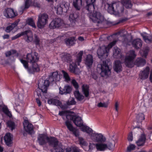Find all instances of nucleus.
<instances>
[{
	"mask_svg": "<svg viewBox=\"0 0 152 152\" xmlns=\"http://www.w3.org/2000/svg\"><path fill=\"white\" fill-rule=\"evenodd\" d=\"M82 0H73V6L76 10H79L82 7Z\"/></svg>",
	"mask_w": 152,
	"mask_h": 152,
	"instance_id": "29",
	"label": "nucleus"
},
{
	"mask_svg": "<svg viewBox=\"0 0 152 152\" xmlns=\"http://www.w3.org/2000/svg\"><path fill=\"white\" fill-rule=\"evenodd\" d=\"M123 5L126 8H130L132 6V4L130 0H121Z\"/></svg>",
	"mask_w": 152,
	"mask_h": 152,
	"instance_id": "35",
	"label": "nucleus"
},
{
	"mask_svg": "<svg viewBox=\"0 0 152 152\" xmlns=\"http://www.w3.org/2000/svg\"><path fill=\"white\" fill-rule=\"evenodd\" d=\"M19 22V20H16L11 24V25L7 26L5 30V31L7 33L10 32L12 30L18 25Z\"/></svg>",
	"mask_w": 152,
	"mask_h": 152,
	"instance_id": "28",
	"label": "nucleus"
},
{
	"mask_svg": "<svg viewBox=\"0 0 152 152\" xmlns=\"http://www.w3.org/2000/svg\"><path fill=\"white\" fill-rule=\"evenodd\" d=\"M108 103H102L100 102L97 104V106L99 107H107L108 106Z\"/></svg>",
	"mask_w": 152,
	"mask_h": 152,
	"instance_id": "55",
	"label": "nucleus"
},
{
	"mask_svg": "<svg viewBox=\"0 0 152 152\" xmlns=\"http://www.w3.org/2000/svg\"><path fill=\"white\" fill-rule=\"evenodd\" d=\"M78 17V15L77 13H72L69 15V20L71 23L72 26H74Z\"/></svg>",
	"mask_w": 152,
	"mask_h": 152,
	"instance_id": "22",
	"label": "nucleus"
},
{
	"mask_svg": "<svg viewBox=\"0 0 152 152\" xmlns=\"http://www.w3.org/2000/svg\"><path fill=\"white\" fill-rule=\"evenodd\" d=\"M74 94L75 98L78 101H82L84 98V96L80 93L78 90L75 91Z\"/></svg>",
	"mask_w": 152,
	"mask_h": 152,
	"instance_id": "38",
	"label": "nucleus"
},
{
	"mask_svg": "<svg viewBox=\"0 0 152 152\" xmlns=\"http://www.w3.org/2000/svg\"><path fill=\"white\" fill-rule=\"evenodd\" d=\"M27 61L23 59H20V61L23 64L24 66H28V64L29 63L33 66L35 64H37V62L39 59V57L37 53L36 52H31V53H28L26 56Z\"/></svg>",
	"mask_w": 152,
	"mask_h": 152,
	"instance_id": "4",
	"label": "nucleus"
},
{
	"mask_svg": "<svg viewBox=\"0 0 152 152\" xmlns=\"http://www.w3.org/2000/svg\"><path fill=\"white\" fill-rule=\"evenodd\" d=\"M135 147L134 145L131 144L127 148V152H130V151L134 150Z\"/></svg>",
	"mask_w": 152,
	"mask_h": 152,
	"instance_id": "56",
	"label": "nucleus"
},
{
	"mask_svg": "<svg viewBox=\"0 0 152 152\" xmlns=\"http://www.w3.org/2000/svg\"><path fill=\"white\" fill-rule=\"evenodd\" d=\"M59 76L58 75L57 72H53L51 73L49 76V80L51 82L58 81L60 80Z\"/></svg>",
	"mask_w": 152,
	"mask_h": 152,
	"instance_id": "23",
	"label": "nucleus"
},
{
	"mask_svg": "<svg viewBox=\"0 0 152 152\" xmlns=\"http://www.w3.org/2000/svg\"><path fill=\"white\" fill-rule=\"evenodd\" d=\"M4 15L7 18H12L17 15V13L14 11L13 9L7 8L5 9L4 12Z\"/></svg>",
	"mask_w": 152,
	"mask_h": 152,
	"instance_id": "16",
	"label": "nucleus"
},
{
	"mask_svg": "<svg viewBox=\"0 0 152 152\" xmlns=\"http://www.w3.org/2000/svg\"><path fill=\"white\" fill-rule=\"evenodd\" d=\"M119 2H113L108 4V12L110 14H113L116 16H120L123 14L124 7Z\"/></svg>",
	"mask_w": 152,
	"mask_h": 152,
	"instance_id": "2",
	"label": "nucleus"
},
{
	"mask_svg": "<svg viewBox=\"0 0 152 152\" xmlns=\"http://www.w3.org/2000/svg\"><path fill=\"white\" fill-rule=\"evenodd\" d=\"M26 23L33 28H36L35 23L33 19L31 18L28 19L26 21Z\"/></svg>",
	"mask_w": 152,
	"mask_h": 152,
	"instance_id": "44",
	"label": "nucleus"
},
{
	"mask_svg": "<svg viewBox=\"0 0 152 152\" xmlns=\"http://www.w3.org/2000/svg\"><path fill=\"white\" fill-rule=\"evenodd\" d=\"M121 62L119 61H115L114 62V66H121Z\"/></svg>",
	"mask_w": 152,
	"mask_h": 152,
	"instance_id": "60",
	"label": "nucleus"
},
{
	"mask_svg": "<svg viewBox=\"0 0 152 152\" xmlns=\"http://www.w3.org/2000/svg\"><path fill=\"white\" fill-rule=\"evenodd\" d=\"M73 123L78 127H81L83 125V121L81 118L75 115V117L73 120Z\"/></svg>",
	"mask_w": 152,
	"mask_h": 152,
	"instance_id": "25",
	"label": "nucleus"
},
{
	"mask_svg": "<svg viewBox=\"0 0 152 152\" xmlns=\"http://www.w3.org/2000/svg\"><path fill=\"white\" fill-rule=\"evenodd\" d=\"M24 122L23 123V125L25 130L28 133L31 134L33 132V126L32 124L30 123L28 121L26 120L27 118H23Z\"/></svg>",
	"mask_w": 152,
	"mask_h": 152,
	"instance_id": "15",
	"label": "nucleus"
},
{
	"mask_svg": "<svg viewBox=\"0 0 152 152\" xmlns=\"http://www.w3.org/2000/svg\"><path fill=\"white\" fill-rule=\"evenodd\" d=\"M82 91L86 97H88L89 95V86H88L84 84L82 85Z\"/></svg>",
	"mask_w": 152,
	"mask_h": 152,
	"instance_id": "31",
	"label": "nucleus"
},
{
	"mask_svg": "<svg viewBox=\"0 0 152 152\" xmlns=\"http://www.w3.org/2000/svg\"><path fill=\"white\" fill-rule=\"evenodd\" d=\"M89 15L91 20L93 22L98 23H102L104 20V18L100 12L98 11H90Z\"/></svg>",
	"mask_w": 152,
	"mask_h": 152,
	"instance_id": "5",
	"label": "nucleus"
},
{
	"mask_svg": "<svg viewBox=\"0 0 152 152\" xmlns=\"http://www.w3.org/2000/svg\"><path fill=\"white\" fill-rule=\"evenodd\" d=\"M96 70H101L100 75L101 77L107 78L110 77L111 74L110 69L109 67H97Z\"/></svg>",
	"mask_w": 152,
	"mask_h": 152,
	"instance_id": "10",
	"label": "nucleus"
},
{
	"mask_svg": "<svg viewBox=\"0 0 152 152\" xmlns=\"http://www.w3.org/2000/svg\"><path fill=\"white\" fill-rule=\"evenodd\" d=\"M146 140V137L144 134H142L139 139L136 142L137 145L138 146H142L144 144Z\"/></svg>",
	"mask_w": 152,
	"mask_h": 152,
	"instance_id": "26",
	"label": "nucleus"
},
{
	"mask_svg": "<svg viewBox=\"0 0 152 152\" xmlns=\"http://www.w3.org/2000/svg\"><path fill=\"white\" fill-rule=\"evenodd\" d=\"M132 43L133 46L136 49L140 48L142 45V40L140 38L134 39Z\"/></svg>",
	"mask_w": 152,
	"mask_h": 152,
	"instance_id": "24",
	"label": "nucleus"
},
{
	"mask_svg": "<svg viewBox=\"0 0 152 152\" xmlns=\"http://www.w3.org/2000/svg\"><path fill=\"white\" fill-rule=\"evenodd\" d=\"M71 83L74 87L76 89V90L78 89L79 87V85L78 83L76 82L75 80H72V81Z\"/></svg>",
	"mask_w": 152,
	"mask_h": 152,
	"instance_id": "54",
	"label": "nucleus"
},
{
	"mask_svg": "<svg viewBox=\"0 0 152 152\" xmlns=\"http://www.w3.org/2000/svg\"><path fill=\"white\" fill-rule=\"evenodd\" d=\"M93 63V57L91 55H87L86 60V64L88 66H90Z\"/></svg>",
	"mask_w": 152,
	"mask_h": 152,
	"instance_id": "36",
	"label": "nucleus"
},
{
	"mask_svg": "<svg viewBox=\"0 0 152 152\" xmlns=\"http://www.w3.org/2000/svg\"><path fill=\"white\" fill-rule=\"evenodd\" d=\"M79 140L80 144L81 145L84 146L87 145V143L82 137H79Z\"/></svg>",
	"mask_w": 152,
	"mask_h": 152,
	"instance_id": "51",
	"label": "nucleus"
},
{
	"mask_svg": "<svg viewBox=\"0 0 152 152\" xmlns=\"http://www.w3.org/2000/svg\"><path fill=\"white\" fill-rule=\"evenodd\" d=\"M149 50V48L148 47H146L143 50V53L144 54V55H143L145 57L146 56L148 53Z\"/></svg>",
	"mask_w": 152,
	"mask_h": 152,
	"instance_id": "62",
	"label": "nucleus"
},
{
	"mask_svg": "<svg viewBox=\"0 0 152 152\" xmlns=\"http://www.w3.org/2000/svg\"><path fill=\"white\" fill-rule=\"evenodd\" d=\"M63 23V20L60 18H56L50 22L49 26L50 28H55L59 27Z\"/></svg>",
	"mask_w": 152,
	"mask_h": 152,
	"instance_id": "12",
	"label": "nucleus"
},
{
	"mask_svg": "<svg viewBox=\"0 0 152 152\" xmlns=\"http://www.w3.org/2000/svg\"><path fill=\"white\" fill-rule=\"evenodd\" d=\"M64 41L66 45L68 46H72L74 44L75 42V38L74 37L66 38L65 39Z\"/></svg>",
	"mask_w": 152,
	"mask_h": 152,
	"instance_id": "30",
	"label": "nucleus"
},
{
	"mask_svg": "<svg viewBox=\"0 0 152 152\" xmlns=\"http://www.w3.org/2000/svg\"><path fill=\"white\" fill-rule=\"evenodd\" d=\"M16 53V51L15 50H12L6 52L5 54L7 57H8L11 56L12 54H14Z\"/></svg>",
	"mask_w": 152,
	"mask_h": 152,
	"instance_id": "50",
	"label": "nucleus"
},
{
	"mask_svg": "<svg viewBox=\"0 0 152 152\" xmlns=\"http://www.w3.org/2000/svg\"><path fill=\"white\" fill-rule=\"evenodd\" d=\"M53 138H49L48 137H47L44 134H39V135L37 140L39 144L40 145H42L46 144L47 141L49 143V144L50 145V140Z\"/></svg>",
	"mask_w": 152,
	"mask_h": 152,
	"instance_id": "14",
	"label": "nucleus"
},
{
	"mask_svg": "<svg viewBox=\"0 0 152 152\" xmlns=\"http://www.w3.org/2000/svg\"><path fill=\"white\" fill-rule=\"evenodd\" d=\"M145 119L144 115L142 113H139L137 116V119L138 123H141L142 120Z\"/></svg>",
	"mask_w": 152,
	"mask_h": 152,
	"instance_id": "46",
	"label": "nucleus"
},
{
	"mask_svg": "<svg viewBox=\"0 0 152 152\" xmlns=\"http://www.w3.org/2000/svg\"><path fill=\"white\" fill-rule=\"evenodd\" d=\"M49 17L46 13L40 14L38 15L37 22V27L40 29L43 28L48 23Z\"/></svg>",
	"mask_w": 152,
	"mask_h": 152,
	"instance_id": "6",
	"label": "nucleus"
},
{
	"mask_svg": "<svg viewBox=\"0 0 152 152\" xmlns=\"http://www.w3.org/2000/svg\"><path fill=\"white\" fill-rule=\"evenodd\" d=\"M8 126L11 128V130H12L15 128V124L14 122L12 121H9L7 123Z\"/></svg>",
	"mask_w": 152,
	"mask_h": 152,
	"instance_id": "52",
	"label": "nucleus"
},
{
	"mask_svg": "<svg viewBox=\"0 0 152 152\" xmlns=\"http://www.w3.org/2000/svg\"><path fill=\"white\" fill-rule=\"evenodd\" d=\"M31 4L30 0H26L25 5V9H27L29 8V6Z\"/></svg>",
	"mask_w": 152,
	"mask_h": 152,
	"instance_id": "57",
	"label": "nucleus"
},
{
	"mask_svg": "<svg viewBox=\"0 0 152 152\" xmlns=\"http://www.w3.org/2000/svg\"><path fill=\"white\" fill-rule=\"evenodd\" d=\"M83 51H80L77 54L75 63H72L71 56L69 54L66 53H62L60 56L63 61H66L70 63L69 66H77L80 65V63L82 61V56L83 55Z\"/></svg>",
	"mask_w": 152,
	"mask_h": 152,
	"instance_id": "3",
	"label": "nucleus"
},
{
	"mask_svg": "<svg viewBox=\"0 0 152 152\" xmlns=\"http://www.w3.org/2000/svg\"><path fill=\"white\" fill-rule=\"evenodd\" d=\"M48 102L49 104H54L62 109L66 108V107L62 105L61 102L57 99H50L48 100Z\"/></svg>",
	"mask_w": 152,
	"mask_h": 152,
	"instance_id": "20",
	"label": "nucleus"
},
{
	"mask_svg": "<svg viewBox=\"0 0 152 152\" xmlns=\"http://www.w3.org/2000/svg\"><path fill=\"white\" fill-rule=\"evenodd\" d=\"M4 140L7 145L9 146H11L12 142L13 137L11 133H6L4 137Z\"/></svg>",
	"mask_w": 152,
	"mask_h": 152,
	"instance_id": "21",
	"label": "nucleus"
},
{
	"mask_svg": "<svg viewBox=\"0 0 152 152\" xmlns=\"http://www.w3.org/2000/svg\"><path fill=\"white\" fill-rule=\"evenodd\" d=\"M50 145L53 147L55 152H63L64 148L61 143L58 141L57 139L53 137L50 140Z\"/></svg>",
	"mask_w": 152,
	"mask_h": 152,
	"instance_id": "7",
	"label": "nucleus"
},
{
	"mask_svg": "<svg viewBox=\"0 0 152 152\" xmlns=\"http://www.w3.org/2000/svg\"><path fill=\"white\" fill-rule=\"evenodd\" d=\"M127 33V31L123 29L113 35L107 37V39L108 40L113 41L109 43L107 46L104 45L99 47L97 52L99 58L102 60V59L106 58L107 57L109 54L110 50L116 42V41L114 40L116 37L117 35L124 37L126 35Z\"/></svg>",
	"mask_w": 152,
	"mask_h": 152,
	"instance_id": "1",
	"label": "nucleus"
},
{
	"mask_svg": "<svg viewBox=\"0 0 152 152\" xmlns=\"http://www.w3.org/2000/svg\"><path fill=\"white\" fill-rule=\"evenodd\" d=\"M114 70L117 73H119L122 70V67H114Z\"/></svg>",
	"mask_w": 152,
	"mask_h": 152,
	"instance_id": "61",
	"label": "nucleus"
},
{
	"mask_svg": "<svg viewBox=\"0 0 152 152\" xmlns=\"http://www.w3.org/2000/svg\"><path fill=\"white\" fill-rule=\"evenodd\" d=\"M40 39L38 36L36 34L34 35V39L33 40V42L37 45H39V44Z\"/></svg>",
	"mask_w": 152,
	"mask_h": 152,
	"instance_id": "49",
	"label": "nucleus"
},
{
	"mask_svg": "<svg viewBox=\"0 0 152 152\" xmlns=\"http://www.w3.org/2000/svg\"><path fill=\"white\" fill-rule=\"evenodd\" d=\"M62 72L65 80L67 82L70 81V78L68 74L64 70H62Z\"/></svg>",
	"mask_w": 152,
	"mask_h": 152,
	"instance_id": "47",
	"label": "nucleus"
},
{
	"mask_svg": "<svg viewBox=\"0 0 152 152\" xmlns=\"http://www.w3.org/2000/svg\"><path fill=\"white\" fill-rule=\"evenodd\" d=\"M150 69L149 67H145L143 70L140 71L139 74V77L142 80L148 79L150 75Z\"/></svg>",
	"mask_w": 152,
	"mask_h": 152,
	"instance_id": "11",
	"label": "nucleus"
},
{
	"mask_svg": "<svg viewBox=\"0 0 152 152\" xmlns=\"http://www.w3.org/2000/svg\"><path fill=\"white\" fill-rule=\"evenodd\" d=\"M91 139L94 141L100 142H104L106 140V137L101 134H92L91 135Z\"/></svg>",
	"mask_w": 152,
	"mask_h": 152,
	"instance_id": "13",
	"label": "nucleus"
},
{
	"mask_svg": "<svg viewBox=\"0 0 152 152\" xmlns=\"http://www.w3.org/2000/svg\"><path fill=\"white\" fill-rule=\"evenodd\" d=\"M68 111H60L59 113V115L60 116H63L65 115L66 116V114L68 113Z\"/></svg>",
	"mask_w": 152,
	"mask_h": 152,
	"instance_id": "64",
	"label": "nucleus"
},
{
	"mask_svg": "<svg viewBox=\"0 0 152 152\" xmlns=\"http://www.w3.org/2000/svg\"><path fill=\"white\" fill-rule=\"evenodd\" d=\"M50 84L49 81L48 80H43L40 79L38 81V88L41 90L43 93H46Z\"/></svg>",
	"mask_w": 152,
	"mask_h": 152,
	"instance_id": "9",
	"label": "nucleus"
},
{
	"mask_svg": "<svg viewBox=\"0 0 152 152\" xmlns=\"http://www.w3.org/2000/svg\"><path fill=\"white\" fill-rule=\"evenodd\" d=\"M145 63V60L141 58H138L136 59L134 63L135 65L138 66H144Z\"/></svg>",
	"mask_w": 152,
	"mask_h": 152,
	"instance_id": "33",
	"label": "nucleus"
},
{
	"mask_svg": "<svg viewBox=\"0 0 152 152\" xmlns=\"http://www.w3.org/2000/svg\"><path fill=\"white\" fill-rule=\"evenodd\" d=\"M127 139L129 141H132L133 140V136L132 132H130L129 134Z\"/></svg>",
	"mask_w": 152,
	"mask_h": 152,
	"instance_id": "58",
	"label": "nucleus"
},
{
	"mask_svg": "<svg viewBox=\"0 0 152 152\" xmlns=\"http://www.w3.org/2000/svg\"><path fill=\"white\" fill-rule=\"evenodd\" d=\"M3 112L7 115L10 116L11 114L7 107L4 106L2 107Z\"/></svg>",
	"mask_w": 152,
	"mask_h": 152,
	"instance_id": "48",
	"label": "nucleus"
},
{
	"mask_svg": "<svg viewBox=\"0 0 152 152\" xmlns=\"http://www.w3.org/2000/svg\"><path fill=\"white\" fill-rule=\"evenodd\" d=\"M22 36V32L18 33L14 36L12 37V40L15 39Z\"/></svg>",
	"mask_w": 152,
	"mask_h": 152,
	"instance_id": "59",
	"label": "nucleus"
},
{
	"mask_svg": "<svg viewBox=\"0 0 152 152\" xmlns=\"http://www.w3.org/2000/svg\"><path fill=\"white\" fill-rule=\"evenodd\" d=\"M136 56V55L133 50H131L129 52L126 56L124 61L125 64L126 66H129L130 65H132L133 61Z\"/></svg>",
	"mask_w": 152,
	"mask_h": 152,
	"instance_id": "8",
	"label": "nucleus"
},
{
	"mask_svg": "<svg viewBox=\"0 0 152 152\" xmlns=\"http://www.w3.org/2000/svg\"><path fill=\"white\" fill-rule=\"evenodd\" d=\"M76 102L75 100V99L72 98L70 100H69L66 102V103L68 105H75L76 104Z\"/></svg>",
	"mask_w": 152,
	"mask_h": 152,
	"instance_id": "53",
	"label": "nucleus"
},
{
	"mask_svg": "<svg viewBox=\"0 0 152 152\" xmlns=\"http://www.w3.org/2000/svg\"><path fill=\"white\" fill-rule=\"evenodd\" d=\"M65 124L67 126V129L70 131H73V129H75L71 124L70 121H66L65 122Z\"/></svg>",
	"mask_w": 152,
	"mask_h": 152,
	"instance_id": "45",
	"label": "nucleus"
},
{
	"mask_svg": "<svg viewBox=\"0 0 152 152\" xmlns=\"http://www.w3.org/2000/svg\"><path fill=\"white\" fill-rule=\"evenodd\" d=\"M80 151L78 148L76 147H68L66 149V152H80Z\"/></svg>",
	"mask_w": 152,
	"mask_h": 152,
	"instance_id": "41",
	"label": "nucleus"
},
{
	"mask_svg": "<svg viewBox=\"0 0 152 152\" xmlns=\"http://www.w3.org/2000/svg\"><path fill=\"white\" fill-rule=\"evenodd\" d=\"M141 35L146 42L149 43L152 41V35L148 34L145 32L141 33Z\"/></svg>",
	"mask_w": 152,
	"mask_h": 152,
	"instance_id": "27",
	"label": "nucleus"
},
{
	"mask_svg": "<svg viewBox=\"0 0 152 152\" xmlns=\"http://www.w3.org/2000/svg\"><path fill=\"white\" fill-rule=\"evenodd\" d=\"M96 145L94 144L90 143L89 145L88 151H91L95 147Z\"/></svg>",
	"mask_w": 152,
	"mask_h": 152,
	"instance_id": "63",
	"label": "nucleus"
},
{
	"mask_svg": "<svg viewBox=\"0 0 152 152\" xmlns=\"http://www.w3.org/2000/svg\"><path fill=\"white\" fill-rule=\"evenodd\" d=\"M96 1V0H86L87 4L86 8L89 12L94 10Z\"/></svg>",
	"mask_w": 152,
	"mask_h": 152,
	"instance_id": "18",
	"label": "nucleus"
},
{
	"mask_svg": "<svg viewBox=\"0 0 152 152\" xmlns=\"http://www.w3.org/2000/svg\"><path fill=\"white\" fill-rule=\"evenodd\" d=\"M59 93L61 95L67 94H70L72 91L71 87L69 85L65 86L63 88L60 87Z\"/></svg>",
	"mask_w": 152,
	"mask_h": 152,
	"instance_id": "19",
	"label": "nucleus"
},
{
	"mask_svg": "<svg viewBox=\"0 0 152 152\" xmlns=\"http://www.w3.org/2000/svg\"><path fill=\"white\" fill-rule=\"evenodd\" d=\"M55 9L56 11V13L57 14L60 15L62 14L63 10L65 11L64 9V8H62L61 7V5L60 4H58L55 7Z\"/></svg>",
	"mask_w": 152,
	"mask_h": 152,
	"instance_id": "42",
	"label": "nucleus"
},
{
	"mask_svg": "<svg viewBox=\"0 0 152 152\" xmlns=\"http://www.w3.org/2000/svg\"><path fill=\"white\" fill-rule=\"evenodd\" d=\"M107 148L110 150H112L114 148L115 145V142L114 140L111 138L107 141L106 144Z\"/></svg>",
	"mask_w": 152,
	"mask_h": 152,
	"instance_id": "32",
	"label": "nucleus"
},
{
	"mask_svg": "<svg viewBox=\"0 0 152 152\" xmlns=\"http://www.w3.org/2000/svg\"><path fill=\"white\" fill-rule=\"evenodd\" d=\"M113 55L114 57L118 58L121 56L120 49L117 47H114L113 50Z\"/></svg>",
	"mask_w": 152,
	"mask_h": 152,
	"instance_id": "34",
	"label": "nucleus"
},
{
	"mask_svg": "<svg viewBox=\"0 0 152 152\" xmlns=\"http://www.w3.org/2000/svg\"><path fill=\"white\" fill-rule=\"evenodd\" d=\"M96 146L97 150L100 151H104L107 148L106 144H96Z\"/></svg>",
	"mask_w": 152,
	"mask_h": 152,
	"instance_id": "39",
	"label": "nucleus"
},
{
	"mask_svg": "<svg viewBox=\"0 0 152 152\" xmlns=\"http://www.w3.org/2000/svg\"><path fill=\"white\" fill-rule=\"evenodd\" d=\"M69 70L71 72L75 75H79L81 72L78 67H69Z\"/></svg>",
	"mask_w": 152,
	"mask_h": 152,
	"instance_id": "37",
	"label": "nucleus"
},
{
	"mask_svg": "<svg viewBox=\"0 0 152 152\" xmlns=\"http://www.w3.org/2000/svg\"><path fill=\"white\" fill-rule=\"evenodd\" d=\"M30 73H33L39 71V67H25Z\"/></svg>",
	"mask_w": 152,
	"mask_h": 152,
	"instance_id": "40",
	"label": "nucleus"
},
{
	"mask_svg": "<svg viewBox=\"0 0 152 152\" xmlns=\"http://www.w3.org/2000/svg\"><path fill=\"white\" fill-rule=\"evenodd\" d=\"M73 113H74L73 112H69L68 111V113L66 115L67 121H69V120H72L73 121L75 117V115H72Z\"/></svg>",
	"mask_w": 152,
	"mask_h": 152,
	"instance_id": "43",
	"label": "nucleus"
},
{
	"mask_svg": "<svg viewBox=\"0 0 152 152\" xmlns=\"http://www.w3.org/2000/svg\"><path fill=\"white\" fill-rule=\"evenodd\" d=\"M24 36L25 41L29 43L33 41V35L32 31L27 30L22 32V36Z\"/></svg>",
	"mask_w": 152,
	"mask_h": 152,
	"instance_id": "17",
	"label": "nucleus"
}]
</instances>
